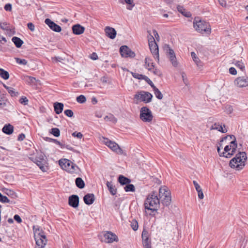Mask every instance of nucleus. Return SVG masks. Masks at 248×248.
<instances>
[{
  "label": "nucleus",
  "mask_w": 248,
  "mask_h": 248,
  "mask_svg": "<svg viewBox=\"0 0 248 248\" xmlns=\"http://www.w3.org/2000/svg\"><path fill=\"white\" fill-rule=\"evenodd\" d=\"M232 63L238 68H239L242 71L245 70V64L242 61H236L234 60Z\"/></svg>",
  "instance_id": "obj_30"
},
{
  "label": "nucleus",
  "mask_w": 248,
  "mask_h": 248,
  "mask_svg": "<svg viewBox=\"0 0 248 248\" xmlns=\"http://www.w3.org/2000/svg\"><path fill=\"white\" fill-rule=\"evenodd\" d=\"M27 27L29 30H30L31 31H33L35 30V26L34 24L31 22L28 23L27 24Z\"/></svg>",
  "instance_id": "obj_57"
},
{
  "label": "nucleus",
  "mask_w": 248,
  "mask_h": 248,
  "mask_svg": "<svg viewBox=\"0 0 248 248\" xmlns=\"http://www.w3.org/2000/svg\"><path fill=\"white\" fill-rule=\"evenodd\" d=\"M140 119L144 122L150 123L153 118L152 111L146 107H143L140 110Z\"/></svg>",
  "instance_id": "obj_8"
},
{
  "label": "nucleus",
  "mask_w": 248,
  "mask_h": 248,
  "mask_svg": "<svg viewBox=\"0 0 248 248\" xmlns=\"http://www.w3.org/2000/svg\"><path fill=\"white\" fill-rule=\"evenodd\" d=\"M159 200L164 206H168L171 202L170 192L167 187L164 186L160 188L159 190Z\"/></svg>",
  "instance_id": "obj_6"
},
{
  "label": "nucleus",
  "mask_w": 248,
  "mask_h": 248,
  "mask_svg": "<svg viewBox=\"0 0 248 248\" xmlns=\"http://www.w3.org/2000/svg\"><path fill=\"white\" fill-rule=\"evenodd\" d=\"M153 90L155 97L158 99H162L163 98V95L161 92L156 87H154V89Z\"/></svg>",
  "instance_id": "obj_36"
},
{
  "label": "nucleus",
  "mask_w": 248,
  "mask_h": 248,
  "mask_svg": "<svg viewBox=\"0 0 248 248\" xmlns=\"http://www.w3.org/2000/svg\"><path fill=\"white\" fill-rule=\"evenodd\" d=\"M177 10L181 13L182 14H184V12L185 11V9L184 7L181 5H178L177 7Z\"/></svg>",
  "instance_id": "obj_63"
},
{
  "label": "nucleus",
  "mask_w": 248,
  "mask_h": 248,
  "mask_svg": "<svg viewBox=\"0 0 248 248\" xmlns=\"http://www.w3.org/2000/svg\"><path fill=\"white\" fill-rule=\"evenodd\" d=\"M45 23L54 31L60 32L62 31V28L59 25H57L49 18L46 19Z\"/></svg>",
  "instance_id": "obj_14"
},
{
  "label": "nucleus",
  "mask_w": 248,
  "mask_h": 248,
  "mask_svg": "<svg viewBox=\"0 0 248 248\" xmlns=\"http://www.w3.org/2000/svg\"><path fill=\"white\" fill-rule=\"evenodd\" d=\"M75 183L77 186L79 188L82 189L85 186L84 182L80 177H78L76 179Z\"/></svg>",
  "instance_id": "obj_32"
},
{
  "label": "nucleus",
  "mask_w": 248,
  "mask_h": 248,
  "mask_svg": "<svg viewBox=\"0 0 248 248\" xmlns=\"http://www.w3.org/2000/svg\"><path fill=\"white\" fill-rule=\"evenodd\" d=\"M234 84L240 88L246 87L248 86V77H238L234 80Z\"/></svg>",
  "instance_id": "obj_13"
},
{
  "label": "nucleus",
  "mask_w": 248,
  "mask_h": 248,
  "mask_svg": "<svg viewBox=\"0 0 248 248\" xmlns=\"http://www.w3.org/2000/svg\"><path fill=\"white\" fill-rule=\"evenodd\" d=\"M191 57H192L193 61L196 63L198 67L202 66V62H201L200 60L199 59V58L198 57H197L195 52H191Z\"/></svg>",
  "instance_id": "obj_33"
},
{
  "label": "nucleus",
  "mask_w": 248,
  "mask_h": 248,
  "mask_svg": "<svg viewBox=\"0 0 248 248\" xmlns=\"http://www.w3.org/2000/svg\"><path fill=\"white\" fill-rule=\"evenodd\" d=\"M77 101L79 103H84L86 101L85 96L83 95H80L77 97Z\"/></svg>",
  "instance_id": "obj_47"
},
{
  "label": "nucleus",
  "mask_w": 248,
  "mask_h": 248,
  "mask_svg": "<svg viewBox=\"0 0 248 248\" xmlns=\"http://www.w3.org/2000/svg\"><path fill=\"white\" fill-rule=\"evenodd\" d=\"M95 198L93 194L89 193L85 195L83 197L84 202L87 205L92 204L94 201Z\"/></svg>",
  "instance_id": "obj_20"
},
{
  "label": "nucleus",
  "mask_w": 248,
  "mask_h": 248,
  "mask_svg": "<svg viewBox=\"0 0 248 248\" xmlns=\"http://www.w3.org/2000/svg\"><path fill=\"white\" fill-rule=\"evenodd\" d=\"M229 72L232 75H235L237 74V71L234 67H231L229 69Z\"/></svg>",
  "instance_id": "obj_61"
},
{
  "label": "nucleus",
  "mask_w": 248,
  "mask_h": 248,
  "mask_svg": "<svg viewBox=\"0 0 248 248\" xmlns=\"http://www.w3.org/2000/svg\"><path fill=\"white\" fill-rule=\"evenodd\" d=\"M12 41L17 48H20L24 43L23 41L20 38L16 36L13 37L12 38Z\"/></svg>",
  "instance_id": "obj_27"
},
{
  "label": "nucleus",
  "mask_w": 248,
  "mask_h": 248,
  "mask_svg": "<svg viewBox=\"0 0 248 248\" xmlns=\"http://www.w3.org/2000/svg\"><path fill=\"white\" fill-rule=\"evenodd\" d=\"M126 192H134L135 191V186L133 184H127L124 187Z\"/></svg>",
  "instance_id": "obj_37"
},
{
  "label": "nucleus",
  "mask_w": 248,
  "mask_h": 248,
  "mask_svg": "<svg viewBox=\"0 0 248 248\" xmlns=\"http://www.w3.org/2000/svg\"><path fill=\"white\" fill-rule=\"evenodd\" d=\"M160 201L157 193L155 191L152 192L147 196L144 202L145 209L153 211L157 210Z\"/></svg>",
  "instance_id": "obj_2"
},
{
  "label": "nucleus",
  "mask_w": 248,
  "mask_h": 248,
  "mask_svg": "<svg viewBox=\"0 0 248 248\" xmlns=\"http://www.w3.org/2000/svg\"><path fill=\"white\" fill-rule=\"evenodd\" d=\"M169 59L172 64L173 66L177 67L178 66V63L177 61L175 54L173 49L170 48H169Z\"/></svg>",
  "instance_id": "obj_18"
},
{
  "label": "nucleus",
  "mask_w": 248,
  "mask_h": 248,
  "mask_svg": "<svg viewBox=\"0 0 248 248\" xmlns=\"http://www.w3.org/2000/svg\"><path fill=\"white\" fill-rule=\"evenodd\" d=\"M26 81L27 82H28L29 83H34L36 81V79L34 77H31V76H28V77H27Z\"/></svg>",
  "instance_id": "obj_55"
},
{
  "label": "nucleus",
  "mask_w": 248,
  "mask_h": 248,
  "mask_svg": "<svg viewBox=\"0 0 248 248\" xmlns=\"http://www.w3.org/2000/svg\"><path fill=\"white\" fill-rule=\"evenodd\" d=\"M117 32L114 28L109 27V38L113 39L116 37Z\"/></svg>",
  "instance_id": "obj_42"
},
{
  "label": "nucleus",
  "mask_w": 248,
  "mask_h": 248,
  "mask_svg": "<svg viewBox=\"0 0 248 248\" xmlns=\"http://www.w3.org/2000/svg\"><path fill=\"white\" fill-rule=\"evenodd\" d=\"M142 245L144 248H152L151 242L149 239L143 240Z\"/></svg>",
  "instance_id": "obj_38"
},
{
  "label": "nucleus",
  "mask_w": 248,
  "mask_h": 248,
  "mask_svg": "<svg viewBox=\"0 0 248 248\" xmlns=\"http://www.w3.org/2000/svg\"><path fill=\"white\" fill-rule=\"evenodd\" d=\"M34 229V228H33ZM34 237L37 247L35 248H43L46 245L47 239L45 232L39 229L34 230Z\"/></svg>",
  "instance_id": "obj_5"
},
{
  "label": "nucleus",
  "mask_w": 248,
  "mask_h": 248,
  "mask_svg": "<svg viewBox=\"0 0 248 248\" xmlns=\"http://www.w3.org/2000/svg\"><path fill=\"white\" fill-rule=\"evenodd\" d=\"M54 108L55 113L59 114L63 110V104L62 103L56 102L54 104Z\"/></svg>",
  "instance_id": "obj_24"
},
{
  "label": "nucleus",
  "mask_w": 248,
  "mask_h": 248,
  "mask_svg": "<svg viewBox=\"0 0 248 248\" xmlns=\"http://www.w3.org/2000/svg\"><path fill=\"white\" fill-rule=\"evenodd\" d=\"M118 237L114 233L109 231V243H111L114 242H118Z\"/></svg>",
  "instance_id": "obj_34"
},
{
  "label": "nucleus",
  "mask_w": 248,
  "mask_h": 248,
  "mask_svg": "<svg viewBox=\"0 0 248 248\" xmlns=\"http://www.w3.org/2000/svg\"><path fill=\"white\" fill-rule=\"evenodd\" d=\"M59 165L66 171L71 173H78L79 170L78 167L67 159H61L59 161Z\"/></svg>",
  "instance_id": "obj_3"
},
{
  "label": "nucleus",
  "mask_w": 248,
  "mask_h": 248,
  "mask_svg": "<svg viewBox=\"0 0 248 248\" xmlns=\"http://www.w3.org/2000/svg\"><path fill=\"white\" fill-rule=\"evenodd\" d=\"M14 218L18 223H21L22 222V219H21V217L18 215H15L14 217Z\"/></svg>",
  "instance_id": "obj_62"
},
{
  "label": "nucleus",
  "mask_w": 248,
  "mask_h": 248,
  "mask_svg": "<svg viewBox=\"0 0 248 248\" xmlns=\"http://www.w3.org/2000/svg\"><path fill=\"white\" fill-rule=\"evenodd\" d=\"M182 77L183 78V80L184 83L186 85H187L188 84V80L187 78H186V75L184 73H182Z\"/></svg>",
  "instance_id": "obj_60"
},
{
  "label": "nucleus",
  "mask_w": 248,
  "mask_h": 248,
  "mask_svg": "<svg viewBox=\"0 0 248 248\" xmlns=\"http://www.w3.org/2000/svg\"><path fill=\"white\" fill-rule=\"evenodd\" d=\"M122 201H123L122 198L117 197V196H116L114 199V204L117 208H118L120 206Z\"/></svg>",
  "instance_id": "obj_46"
},
{
  "label": "nucleus",
  "mask_w": 248,
  "mask_h": 248,
  "mask_svg": "<svg viewBox=\"0 0 248 248\" xmlns=\"http://www.w3.org/2000/svg\"><path fill=\"white\" fill-rule=\"evenodd\" d=\"M120 52L123 57L134 58L135 56V53L126 46H122L120 48Z\"/></svg>",
  "instance_id": "obj_12"
},
{
  "label": "nucleus",
  "mask_w": 248,
  "mask_h": 248,
  "mask_svg": "<svg viewBox=\"0 0 248 248\" xmlns=\"http://www.w3.org/2000/svg\"><path fill=\"white\" fill-rule=\"evenodd\" d=\"M193 27L195 30L199 32H204L209 34L211 32V29L208 23L200 19L199 17H195L194 19Z\"/></svg>",
  "instance_id": "obj_4"
},
{
  "label": "nucleus",
  "mask_w": 248,
  "mask_h": 248,
  "mask_svg": "<svg viewBox=\"0 0 248 248\" xmlns=\"http://www.w3.org/2000/svg\"><path fill=\"white\" fill-rule=\"evenodd\" d=\"M236 141L233 140L230 142V144L226 145L224 148V152H222L223 156L226 158H230L233 155L236 150L237 148Z\"/></svg>",
  "instance_id": "obj_9"
},
{
  "label": "nucleus",
  "mask_w": 248,
  "mask_h": 248,
  "mask_svg": "<svg viewBox=\"0 0 248 248\" xmlns=\"http://www.w3.org/2000/svg\"><path fill=\"white\" fill-rule=\"evenodd\" d=\"M247 159V156L246 153L244 152H239L230 160L229 165L232 168L240 170L245 166V162Z\"/></svg>",
  "instance_id": "obj_1"
},
{
  "label": "nucleus",
  "mask_w": 248,
  "mask_h": 248,
  "mask_svg": "<svg viewBox=\"0 0 248 248\" xmlns=\"http://www.w3.org/2000/svg\"><path fill=\"white\" fill-rule=\"evenodd\" d=\"M65 115L69 117H72L73 116V112L71 109H66L64 111Z\"/></svg>",
  "instance_id": "obj_51"
},
{
  "label": "nucleus",
  "mask_w": 248,
  "mask_h": 248,
  "mask_svg": "<svg viewBox=\"0 0 248 248\" xmlns=\"http://www.w3.org/2000/svg\"><path fill=\"white\" fill-rule=\"evenodd\" d=\"M131 226L134 231H136L138 229V223L136 220H133L131 222Z\"/></svg>",
  "instance_id": "obj_49"
},
{
  "label": "nucleus",
  "mask_w": 248,
  "mask_h": 248,
  "mask_svg": "<svg viewBox=\"0 0 248 248\" xmlns=\"http://www.w3.org/2000/svg\"><path fill=\"white\" fill-rule=\"evenodd\" d=\"M45 156L43 154H40L35 157H30V159L35 163L43 171H46V168L45 166L46 161L45 159Z\"/></svg>",
  "instance_id": "obj_10"
},
{
  "label": "nucleus",
  "mask_w": 248,
  "mask_h": 248,
  "mask_svg": "<svg viewBox=\"0 0 248 248\" xmlns=\"http://www.w3.org/2000/svg\"><path fill=\"white\" fill-rule=\"evenodd\" d=\"M141 237H142V240H144V239H149V236H148V233L147 231H145V230L143 231L142 234H141Z\"/></svg>",
  "instance_id": "obj_52"
},
{
  "label": "nucleus",
  "mask_w": 248,
  "mask_h": 248,
  "mask_svg": "<svg viewBox=\"0 0 248 248\" xmlns=\"http://www.w3.org/2000/svg\"><path fill=\"white\" fill-rule=\"evenodd\" d=\"M109 149L117 154L121 155L123 154V150L119 145L110 140H109Z\"/></svg>",
  "instance_id": "obj_17"
},
{
  "label": "nucleus",
  "mask_w": 248,
  "mask_h": 248,
  "mask_svg": "<svg viewBox=\"0 0 248 248\" xmlns=\"http://www.w3.org/2000/svg\"><path fill=\"white\" fill-rule=\"evenodd\" d=\"M212 129L217 130L218 131L221 132L222 133H225L227 132L226 129H223L221 125L215 123L212 126Z\"/></svg>",
  "instance_id": "obj_29"
},
{
  "label": "nucleus",
  "mask_w": 248,
  "mask_h": 248,
  "mask_svg": "<svg viewBox=\"0 0 248 248\" xmlns=\"http://www.w3.org/2000/svg\"><path fill=\"white\" fill-rule=\"evenodd\" d=\"M7 99L3 95H0V107L4 108L6 106Z\"/></svg>",
  "instance_id": "obj_41"
},
{
  "label": "nucleus",
  "mask_w": 248,
  "mask_h": 248,
  "mask_svg": "<svg viewBox=\"0 0 248 248\" xmlns=\"http://www.w3.org/2000/svg\"><path fill=\"white\" fill-rule=\"evenodd\" d=\"M125 2L128 4L126 8L128 10H131L135 6V3L133 0H124Z\"/></svg>",
  "instance_id": "obj_40"
},
{
  "label": "nucleus",
  "mask_w": 248,
  "mask_h": 248,
  "mask_svg": "<svg viewBox=\"0 0 248 248\" xmlns=\"http://www.w3.org/2000/svg\"><path fill=\"white\" fill-rule=\"evenodd\" d=\"M90 58L93 60H96L98 59L97 55L96 53L93 52L90 56Z\"/></svg>",
  "instance_id": "obj_64"
},
{
  "label": "nucleus",
  "mask_w": 248,
  "mask_h": 248,
  "mask_svg": "<svg viewBox=\"0 0 248 248\" xmlns=\"http://www.w3.org/2000/svg\"><path fill=\"white\" fill-rule=\"evenodd\" d=\"M68 203L70 206L76 208L78 207L79 204V197L78 195H73L69 197Z\"/></svg>",
  "instance_id": "obj_15"
},
{
  "label": "nucleus",
  "mask_w": 248,
  "mask_h": 248,
  "mask_svg": "<svg viewBox=\"0 0 248 248\" xmlns=\"http://www.w3.org/2000/svg\"><path fill=\"white\" fill-rule=\"evenodd\" d=\"M0 76L5 80H7L9 78V73L5 70L0 68Z\"/></svg>",
  "instance_id": "obj_35"
},
{
  "label": "nucleus",
  "mask_w": 248,
  "mask_h": 248,
  "mask_svg": "<svg viewBox=\"0 0 248 248\" xmlns=\"http://www.w3.org/2000/svg\"><path fill=\"white\" fill-rule=\"evenodd\" d=\"M50 133L56 137H58L60 135V131L58 128H52Z\"/></svg>",
  "instance_id": "obj_43"
},
{
  "label": "nucleus",
  "mask_w": 248,
  "mask_h": 248,
  "mask_svg": "<svg viewBox=\"0 0 248 248\" xmlns=\"http://www.w3.org/2000/svg\"><path fill=\"white\" fill-rule=\"evenodd\" d=\"M72 135L74 137L80 139L82 138L83 135L80 132H74L72 134Z\"/></svg>",
  "instance_id": "obj_53"
},
{
  "label": "nucleus",
  "mask_w": 248,
  "mask_h": 248,
  "mask_svg": "<svg viewBox=\"0 0 248 248\" xmlns=\"http://www.w3.org/2000/svg\"><path fill=\"white\" fill-rule=\"evenodd\" d=\"M4 9L6 11H11L12 10V4L10 3L6 4L4 7Z\"/></svg>",
  "instance_id": "obj_58"
},
{
  "label": "nucleus",
  "mask_w": 248,
  "mask_h": 248,
  "mask_svg": "<svg viewBox=\"0 0 248 248\" xmlns=\"http://www.w3.org/2000/svg\"><path fill=\"white\" fill-rule=\"evenodd\" d=\"M2 131L7 135H11L13 133L14 126L10 124H6L3 127Z\"/></svg>",
  "instance_id": "obj_21"
},
{
  "label": "nucleus",
  "mask_w": 248,
  "mask_h": 248,
  "mask_svg": "<svg viewBox=\"0 0 248 248\" xmlns=\"http://www.w3.org/2000/svg\"><path fill=\"white\" fill-rule=\"evenodd\" d=\"M109 192L114 195L117 193V189L113 187L112 186H109Z\"/></svg>",
  "instance_id": "obj_59"
},
{
  "label": "nucleus",
  "mask_w": 248,
  "mask_h": 248,
  "mask_svg": "<svg viewBox=\"0 0 248 248\" xmlns=\"http://www.w3.org/2000/svg\"><path fill=\"white\" fill-rule=\"evenodd\" d=\"M19 102L21 104H23L24 105H27L28 102V99L25 96H22L20 99H19Z\"/></svg>",
  "instance_id": "obj_50"
},
{
  "label": "nucleus",
  "mask_w": 248,
  "mask_h": 248,
  "mask_svg": "<svg viewBox=\"0 0 248 248\" xmlns=\"http://www.w3.org/2000/svg\"><path fill=\"white\" fill-rule=\"evenodd\" d=\"M152 97V94L147 92H140L134 95L135 98L138 100L140 99L146 103L150 102Z\"/></svg>",
  "instance_id": "obj_11"
},
{
  "label": "nucleus",
  "mask_w": 248,
  "mask_h": 248,
  "mask_svg": "<svg viewBox=\"0 0 248 248\" xmlns=\"http://www.w3.org/2000/svg\"><path fill=\"white\" fill-rule=\"evenodd\" d=\"M131 180L122 175H120L118 177V182L121 185H126L131 182Z\"/></svg>",
  "instance_id": "obj_25"
},
{
  "label": "nucleus",
  "mask_w": 248,
  "mask_h": 248,
  "mask_svg": "<svg viewBox=\"0 0 248 248\" xmlns=\"http://www.w3.org/2000/svg\"><path fill=\"white\" fill-rule=\"evenodd\" d=\"M144 79L152 87L153 89H154V87H155L153 82L147 76H145Z\"/></svg>",
  "instance_id": "obj_54"
},
{
  "label": "nucleus",
  "mask_w": 248,
  "mask_h": 248,
  "mask_svg": "<svg viewBox=\"0 0 248 248\" xmlns=\"http://www.w3.org/2000/svg\"><path fill=\"white\" fill-rule=\"evenodd\" d=\"M145 67L149 71H151L154 68L155 65L152 62V60L149 57H146L144 60Z\"/></svg>",
  "instance_id": "obj_22"
},
{
  "label": "nucleus",
  "mask_w": 248,
  "mask_h": 248,
  "mask_svg": "<svg viewBox=\"0 0 248 248\" xmlns=\"http://www.w3.org/2000/svg\"><path fill=\"white\" fill-rule=\"evenodd\" d=\"M117 120L114 116L111 114H109V122H111L112 124H115L116 123Z\"/></svg>",
  "instance_id": "obj_56"
},
{
  "label": "nucleus",
  "mask_w": 248,
  "mask_h": 248,
  "mask_svg": "<svg viewBox=\"0 0 248 248\" xmlns=\"http://www.w3.org/2000/svg\"><path fill=\"white\" fill-rule=\"evenodd\" d=\"M149 46L150 51L153 55L155 59L159 61L158 47L153 36L150 34L148 38Z\"/></svg>",
  "instance_id": "obj_7"
},
{
  "label": "nucleus",
  "mask_w": 248,
  "mask_h": 248,
  "mask_svg": "<svg viewBox=\"0 0 248 248\" xmlns=\"http://www.w3.org/2000/svg\"><path fill=\"white\" fill-rule=\"evenodd\" d=\"M15 60L16 63L20 65H26L28 63V61L24 59H21L19 58H16Z\"/></svg>",
  "instance_id": "obj_45"
},
{
  "label": "nucleus",
  "mask_w": 248,
  "mask_h": 248,
  "mask_svg": "<svg viewBox=\"0 0 248 248\" xmlns=\"http://www.w3.org/2000/svg\"><path fill=\"white\" fill-rule=\"evenodd\" d=\"M0 202L2 203H12V202H10V201L8 199V198L5 196H3L0 192Z\"/></svg>",
  "instance_id": "obj_44"
},
{
  "label": "nucleus",
  "mask_w": 248,
  "mask_h": 248,
  "mask_svg": "<svg viewBox=\"0 0 248 248\" xmlns=\"http://www.w3.org/2000/svg\"><path fill=\"white\" fill-rule=\"evenodd\" d=\"M4 87L7 90V92L11 95V96L14 97L18 95V92H16L13 88L7 86L6 85H4Z\"/></svg>",
  "instance_id": "obj_31"
},
{
  "label": "nucleus",
  "mask_w": 248,
  "mask_h": 248,
  "mask_svg": "<svg viewBox=\"0 0 248 248\" xmlns=\"http://www.w3.org/2000/svg\"><path fill=\"white\" fill-rule=\"evenodd\" d=\"M2 191L5 194L13 199H16L17 197L16 193L11 189H9L6 188H3L2 189Z\"/></svg>",
  "instance_id": "obj_26"
},
{
  "label": "nucleus",
  "mask_w": 248,
  "mask_h": 248,
  "mask_svg": "<svg viewBox=\"0 0 248 248\" xmlns=\"http://www.w3.org/2000/svg\"><path fill=\"white\" fill-rule=\"evenodd\" d=\"M132 75L134 78H137L139 79H144V78L145 76L144 75L140 74L137 73H132Z\"/></svg>",
  "instance_id": "obj_48"
},
{
  "label": "nucleus",
  "mask_w": 248,
  "mask_h": 248,
  "mask_svg": "<svg viewBox=\"0 0 248 248\" xmlns=\"http://www.w3.org/2000/svg\"><path fill=\"white\" fill-rule=\"evenodd\" d=\"M85 28L79 24H76L72 27L73 32L76 35H80L84 31Z\"/></svg>",
  "instance_id": "obj_19"
},
{
  "label": "nucleus",
  "mask_w": 248,
  "mask_h": 248,
  "mask_svg": "<svg viewBox=\"0 0 248 248\" xmlns=\"http://www.w3.org/2000/svg\"><path fill=\"white\" fill-rule=\"evenodd\" d=\"M47 139H48V141L54 142L55 144L59 145L61 149L66 148L70 151H72L73 150V147L69 145H66L64 142H61L58 141L57 140L54 139L49 138H47Z\"/></svg>",
  "instance_id": "obj_16"
},
{
  "label": "nucleus",
  "mask_w": 248,
  "mask_h": 248,
  "mask_svg": "<svg viewBox=\"0 0 248 248\" xmlns=\"http://www.w3.org/2000/svg\"><path fill=\"white\" fill-rule=\"evenodd\" d=\"M0 28L5 31H10L11 30V28L9 24L7 22H2L0 23Z\"/></svg>",
  "instance_id": "obj_39"
},
{
  "label": "nucleus",
  "mask_w": 248,
  "mask_h": 248,
  "mask_svg": "<svg viewBox=\"0 0 248 248\" xmlns=\"http://www.w3.org/2000/svg\"><path fill=\"white\" fill-rule=\"evenodd\" d=\"M100 240L106 243H108V232L107 231L99 235Z\"/></svg>",
  "instance_id": "obj_28"
},
{
  "label": "nucleus",
  "mask_w": 248,
  "mask_h": 248,
  "mask_svg": "<svg viewBox=\"0 0 248 248\" xmlns=\"http://www.w3.org/2000/svg\"><path fill=\"white\" fill-rule=\"evenodd\" d=\"M193 183L196 191L198 192L199 198L200 199H202L204 197V196L201 187L196 181H193Z\"/></svg>",
  "instance_id": "obj_23"
}]
</instances>
